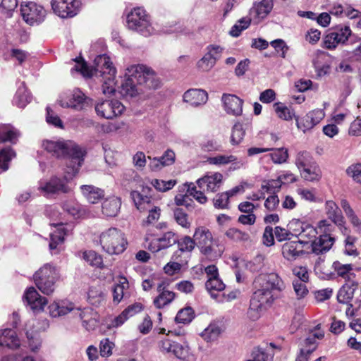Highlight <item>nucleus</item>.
<instances>
[{
    "label": "nucleus",
    "instance_id": "27",
    "mask_svg": "<svg viewBox=\"0 0 361 361\" xmlns=\"http://www.w3.org/2000/svg\"><path fill=\"white\" fill-rule=\"evenodd\" d=\"M20 346V340L13 329H4L0 336V350L4 347L17 349Z\"/></svg>",
    "mask_w": 361,
    "mask_h": 361
},
{
    "label": "nucleus",
    "instance_id": "9",
    "mask_svg": "<svg viewBox=\"0 0 361 361\" xmlns=\"http://www.w3.org/2000/svg\"><path fill=\"white\" fill-rule=\"evenodd\" d=\"M194 240L196 245L200 248V252L207 256L214 254L215 257L220 256V252L216 253L214 250V245L216 240L214 238L212 232L205 226H197L195 227L193 233Z\"/></svg>",
    "mask_w": 361,
    "mask_h": 361
},
{
    "label": "nucleus",
    "instance_id": "55",
    "mask_svg": "<svg viewBox=\"0 0 361 361\" xmlns=\"http://www.w3.org/2000/svg\"><path fill=\"white\" fill-rule=\"evenodd\" d=\"M99 348L100 355L104 357H109L113 354L115 343L111 341L109 338H104L100 341Z\"/></svg>",
    "mask_w": 361,
    "mask_h": 361
},
{
    "label": "nucleus",
    "instance_id": "44",
    "mask_svg": "<svg viewBox=\"0 0 361 361\" xmlns=\"http://www.w3.org/2000/svg\"><path fill=\"white\" fill-rule=\"evenodd\" d=\"M221 332V330L219 326L211 324L202 332L201 336L207 342H212L219 338Z\"/></svg>",
    "mask_w": 361,
    "mask_h": 361
},
{
    "label": "nucleus",
    "instance_id": "7",
    "mask_svg": "<svg viewBox=\"0 0 361 361\" xmlns=\"http://www.w3.org/2000/svg\"><path fill=\"white\" fill-rule=\"evenodd\" d=\"M34 282L38 289L45 295H51L55 290L59 274L55 267L45 264L33 275Z\"/></svg>",
    "mask_w": 361,
    "mask_h": 361
},
{
    "label": "nucleus",
    "instance_id": "32",
    "mask_svg": "<svg viewBox=\"0 0 361 361\" xmlns=\"http://www.w3.org/2000/svg\"><path fill=\"white\" fill-rule=\"evenodd\" d=\"M326 213L328 217L336 224L341 225L343 221V216L339 207L336 202L332 200L326 202L325 204Z\"/></svg>",
    "mask_w": 361,
    "mask_h": 361
},
{
    "label": "nucleus",
    "instance_id": "59",
    "mask_svg": "<svg viewBox=\"0 0 361 361\" xmlns=\"http://www.w3.org/2000/svg\"><path fill=\"white\" fill-rule=\"evenodd\" d=\"M194 317V311L191 307H185L180 310L176 317V321L177 323L188 324Z\"/></svg>",
    "mask_w": 361,
    "mask_h": 361
},
{
    "label": "nucleus",
    "instance_id": "33",
    "mask_svg": "<svg viewBox=\"0 0 361 361\" xmlns=\"http://www.w3.org/2000/svg\"><path fill=\"white\" fill-rule=\"evenodd\" d=\"M82 257L92 267L101 269L104 267L102 255L94 250H90L84 251Z\"/></svg>",
    "mask_w": 361,
    "mask_h": 361
},
{
    "label": "nucleus",
    "instance_id": "8",
    "mask_svg": "<svg viewBox=\"0 0 361 361\" xmlns=\"http://www.w3.org/2000/svg\"><path fill=\"white\" fill-rule=\"evenodd\" d=\"M351 35L352 30L349 25L338 24L332 27L325 35L322 41V47L329 50H334L338 45L345 44Z\"/></svg>",
    "mask_w": 361,
    "mask_h": 361
},
{
    "label": "nucleus",
    "instance_id": "42",
    "mask_svg": "<svg viewBox=\"0 0 361 361\" xmlns=\"http://www.w3.org/2000/svg\"><path fill=\"white\" fill-rule=\"evenodd\" d=\"M274 109L277 117L281 120L290 121L294 117L293 111L282 102H276Z\"/></svg>",
    "mask_w": 361,
    "mask_h": 361
},
{
    "label": "nucleus",
    "instance_id": "12",
    "mask_svg": "<svg viewBox=\"0 0 361 361\" xmlns=\"http://www.w3.org/2000/svg\"><path fill=\"white\" fill-rule=\"evenodd\" d=\"M20 11L23 20L30 25L42 23L46 16L45 9L35 2L22 4Z\"/></svg>",
    "mask_w": 361,
    "mask_h": 361
},
{
    "label": "nucleus",
    "instance_id": "37",
    "mask_svg": "<svg viewBox=\"0 0 361 361\" xmlns=\"http://www.w3.org/2000/svg\"><path fill=\"white\" fill-rule=\"evenodd\" d=\"M78 314L82 322L83 326H85L87 330L94 328L96 319L94 313L92 309L85 308L83 310H78Z\"/></svg>",
    "mask_w": 361,
    "mask_h": 361
},
{
    "label": "nucleus",
    "instance_id": "53",
    "mask_svg": "<svg viewBox=\"0 0 361 361\" xmlns=\"http://www.w3.org/2000/svg\"><path fill=\"white\" fill-rule=\"evenodd\" d=\"M171 354L179 359L185 360L189 357L190 351L186 343L181 344L175 342Z\"/></svg>",
    "mask_w": 361,
    "mask_h": 361
},
{
    "label": "nucleus",
    "instance_id": "15",
    "mask_svg": "<svg viewBox=\"0 0 361 361\" xmlns=\"http://www.w3.org/2000/svg\"><path fill=\"white\" fill-rule=\"evenodd\" d=\"M274 8V0H262L253 4L249 11V17L252 21L258 24L265 19Z\"/></svg>",
    "mask_w": 361,
    "mask_h": 361
},
{
    "label": "nucleus",
    "instance_id": "52",
    "mask_svg": "<svg viewBox=\"0 0 361 361\" xmlns=\"http://www.w3.org/2000/svg\"><path fill=\"white\" fill-rule=\"evenodd\" d=\"M353 289L348 285H344L338 293L337 300L340 303L348 304L353 299Z\"/></svg>",
    "mask_w": 361,
    "mask_h": 361
},
{
    "label": "nucleus",
    "instance_id": "3",
    "mask_svg": "<svg viewBox=\"0 0 361 361\" xmlns=\"http://www.w3.org/2000/svg\"><path fill=\"white\" fill-rule=\"evenodd\" d=\"M126 82L122 89L127 95L134 97L137 94L136 86L144 85L148 88L156 89L159 85V80L156 73L149 68L143 65H133L126 71Z\"/></svg>",
    "mask_w": 361,
    "mask_h": 361
},
{
    "label": "nucleus",
    "instance_id": "45",
    "mask_svg": "<svg viewBox=\"0 0 361 361\" xmlns=\"http://www.w3.org/2000/svg\"><path fill=\"white\" fill-rule=\"evenodd\" d=\"M15 156L16 153L11 147L0 150V173L8 169V164Z\"/></svg>",
    "mask_w": 361,
    "mask_h": 361
},
{
    "label": "nucleus",
    "instance_id": "35",
    "mask_svg": "<svg viewBox=\"0 0 361 361\" xmlns=\"http://www.w3.org/2000/svg\"><path fill=\"white\" fill-rule=\"evenodd\" d=\"M66 235V229L63 224L57 225L56 231L51 234V241L49 243L50 250L54 251L60 249V246L63 243L64 237Z\"/></svg>",
    "mask_w": 361,
    "mask_h": 361
},
{
    "label": "nucleus",
    "instance_id": "29",
    "mask_svg": "<svg viewBox=\"0 0 361 361\" xmlns=\"http://www.w3.org/2000/svg\"><path fill=\"white\" fill-rule=\"evenodd\" d=\"M105 299L104 288L100 284L90 286L87 292V301L93 306H99Z\"/></svg>",
    "mask_w": 361,
    "mask_h": 361
},
{
    "label": "nucleus",
    "instance_id": "2",
    "mask_svg": "<svg viewBox=\"0 0 361 361\" xmlns=\"http://www.w3.org/2000/svg\"><path fill=\"white\" fill-rule=\"evenodd\" d=\"M96 74H99L103 82L102 90L104 94H110L116 90V68L106 55H100L94 60ZM75 70L80 72L85 77H92L94 70L89 68L86 63L80 62L75 65Z\"/></svg>",
    "mask_w": 361,
    "mask_h": 361
},
{
    "label": "nucleus",
    "instance_id": "1",
    "mask_svg": "<svg viewBox=\"0 0 361 361\" xmlns=\"http://www.w3.org/2000/svg\"><path fill=\"white\" fill-rule=\"evenodd\" d=\"M255 291L250 300L248 314L252 319L259 317V312L265 310L273 303L274 292H281L285 283L276 273L260 274L253 282Z\"/></svg>",
    "mask_w": 361,
    "mask_h": 361
},
{
    "label": "nucleus",
    "instance_id": "36",
    "mask_svg": "<svg viewBox=\"0 0 361 361\" xmlns=\"http://www.w3.org/2000/svg\"><path fill=\"white\" fill-rule=\"evenodd\" d=\"M300 171L301 176L309 181L319 180L322 177L321 170L315 161L312 163L309 167H305Z\"/></svg>",
    "mask_w": 361,
    "mask_h": 361
},
{
    "label": "nucleus",
    "instance_id": "39",
    "mask_svg": "<svg viewBox=\"0 0 361 361\" xmlns=\"http://www.w3.org/2000/svg\"><path fill=\"white\" fill-rule=\"evenodd\" d=\"M252 19L249 16L241 18L232 26L229 31V35L233 37L240 36L243 30L250 27Z\"/></svg>",
    "mask_w": 361,
    "mask_h": 361
},
{
    "label": "nucleus",
    "instance_id": "17",
    "mask_svg": "<svg viewBox=\"0 0 361 361\" xmlns=\"http://www.w3.org/2000/svg\"><path fill=\"white\" fill-rule=\"evenodd\" d=\"M39 189L45 196L59 192L68 193L72 191V188L68 185L67 180L58 178H53L47 182L41 183Z\"/></svg>",
    "mask_w": 361,
    "mask_h": 361
},
{
    "label": "nucleus",
    "instance_id": "31",
    "mask_svg": "<svg viewBox=\"0 0 361 361\" xmlns=\"http://www.w3.org/2000/svg\"><path fill=\"white\" fill-rule=\"evenodd\" d=\"M19 133L11 125H0V143L9 142L11 143L14 144L16 142Z\"/></svg>",
    "mask_w": 361,
    "mask_h": 361
},
{
    "label": "nucleus",
    "instance_id": "54",
    "mask_svg": "<svg viewBox=\"0 0 361 361\" xmlns=\"http://www.w3.org/2000/svg\"><path fill=\"white\" fill-rule=\"evenodd\" d=\"M205 285L207 290L212 295H214L216 292H221L224 290L225 288V285L219 276L214 279H208Z\"/></svg>",
    "mask_w": 361,
    "mask_h": 361
},
{
    "label": "nucleus",
    "instance_id": "62",
    "mask_svg": "<svg viewBox=\"0 0 361 361\" xmlns=\"http://www.w3.org/2000/svg\"><path fill=\"white\" fill-rule=\"evenodd\" d=\"M293 286L298 300L303 299L308 293L309 290L305 285V283L300 281L298 279L293 281Z\"/></svg>",
    "mask_w": 361,
    "mask_h": 361
},
{
    "label": "nucleus",
    "instance_id": "50",
    "mask_svg": "<svg viewBox=\"0 0 361 361\" xmlns=\"http://www.w3.org/2000/svg\"><path fill=\"white\" fill-rule=\"evenodd\" d=\"M63 208L75 219L82 218L85 215V211L82 209L80 205L75 201L66 202L63 205Z\"/></svg>",
    "mask_w": 361,
    "mask_h": 361
},
{
    "label": "nucleus",
    "instance_id": "56",
    "mask_svg": "<svg viewBox=\"0 0 361 361\" xmlns=\"http://www.w3.org/2000/svg\"><path fill=\"white\" fill-rule=\"evenodd\" d=\"M245 136V130L241 123H235L232 129L231 142L232 145H239L243 140Z\"/></svg>",
    "mask_w": 361,
    "mask_h": 361
},
{
    "label": "nucleus",
    "instance_id": "61",
    "mask_svg": "<svg viewBox=\"0 0 361 361\" xmlns=\"http://www.w3.org/2000/svg\"><path fill=\"white\" fill-rule=\"evenodd\" d=\"M281 186L282 184L278 177L277 179H271L265 181L262 185V188L268 193L276 194L280 190Z\"/></svg>",
    "mask_w": 361,
    "mask_h": 361
},
{
    "label": "nucleus",
    "instance_id": "24",
    "mask_svg": "<svg viewBox=\"0 0 361 361\" xmlns=\"http://www.w3.org/2000/svg\"><path fill=\"white\" fill-rule=\"evenodd\" d=\"M283 256L288 260H295L304 254V245L298 240L285 243L282 246Z\"/></svg>",
    "mask_w": 361,
    "mask_h": 361
},
{
    "label": "nucleus",
    "instance_id": "49",
    "mask_svg": "<svg viewBox=\"0 0 361 361\" xmlns=\"http://www.w3.org/2000/svg\"><path fill=\"white\" fill-rule=\"evenodd\" d=\"M341 206L352 224L357 227L360 226L361 225V221L354 212L348 202L346 200H342L341 202Z\"/></svg>",
    "mask_w": 361,
    "mask_h": 361
},
{
    "label": "nucleus",
    "instance_id": "14",
    "mask_svg": "<svg viewBox=\"0 0 361 361\" xmlns=\"http://www.w3.org/2000/svg\"><path fill=\"white\" fill-rule=\"evenodd\" d=\"M124 110V106L118 100L103 101L95 106L97 114L106 119H113L121 116Z\"/></svg>",
    "mask_w": 361,
    "mask_h": 361
},
{
    "label": "nucleus",
    "instance_id": "38",
    "mask_svg": "<svg viewBox=\"0 0 361 361\" xmlns=\"http://www.w3.org/2000/svg\"><path fill=\"white\" fill-rule=\"evenodd\" d=\"M236 161L237 158L233 155L219 154L215 157H207L205 162L210 165L221 166L235 163Z\"/></svg>",
    "mask_w": 361,
    "mask_h": 361
},
{
    "label": "nucleus",
    "instance_id": "57",
    "mask_svg": "<svg viewBox=\"0 0 361 361\" xmlns=\"http://www.w3.org/2000/svg\"><path fill=\"white\" fill-rule=\"evenodd\" d=\"M175 161V153L172 150H167L159 159L154 158L153 161L156 167L165 166L172 164Z\"/></svg>",
    "mask_w": 361,
    "mask_h": 361
},
{
    "label": "nucleus",
    "instance_id": "48",
    "mask_svg": "<svg viewBox=\"0 0 361 361\" xmlns=\"http://www.w3.org/2000/svg\"><path fill=\"white\" fill-rule=\"evenodd\" d=\"M27 344L30 350L33 353H37L41 348L42 340L37 332L27 331Z\"/></svg>",
    "mask_w": 361,
    "mask_h": 361
},
{
    "label": "nucleus",
    "instance_id": "30",
    "mask_svg": "<svg viewBox=\"0 0 361 361\" xmlns=\"http://www.w3.org/2000/svg\"><path fill=\"white\" fill-rule=\"evenodd\" d=\"M130 196L136 208L141 212H146L154 205L151 197L142 195L140 192L132 191Z\"/></svg>",
    "mask_w": 361,
    "mask_h": 361
},
{
    "label": "nucleus",
    "instance_id": "18",
    "mask_svg": "<svg viewBox=\"0 0 361 361\" xmlns=\"http://www.w3.org/2000/svg\"><path fill=\"white\" fill-rule=\"evenodd\" d=\"M89 100L81 90L75 89L68 96L61 100V105L63 107L82 109L88 104Z\"/></svg>",
    "mask_w": 361,
    "mask_h": 361
},
{
    "label": "nucleus",
    "instance_id": "41",
    "mask_svg": "<svg viewBox=\"0 0 361 361\" xmlns=\"http://www.w3.org/2000/svg\"><path fill=\"white\" fill-rule=\"evenodd\" d=\"M173 332L171 331H169L168 334L161 337L157 341V348L162 353L164 354H171L175 343V341H173L171 338V334L172 335Z\"/></svg>",
    "mask_w": 361,
    "mask_h": 361
},
{
    "label": "nucleus",
    "instance_id": "25",
    "mask_svg": "<svg viewBox=\"0 0 361 361\" xmlns=\"http://www.w3.org/2000/svg\"><path fill=\"white\" fill-rule=\"evenodd\" d=\"M207 99V92L200 89L189 90L183 95L184 102L194 106L205 104Z\"/></svg>",
    "mask_w": 361,
    "mask_h": 361
},
{
    "label": "nucleus",
    "instance_id": "46",
    "mask_svg": "<svg viewBox=\"0 0 361 361\" xmlns=\"http://www.w3.org/2000/svg\"><path fill=\"white\" fill-rule=\"evenodd\" d=\"M313 162H314V160L309 152L300 151L297 153L295 164L299 170H301L305 167H309Z\"/></svg>",
    "mask_w": 361,
    "mask_h": 361
},
{
    "label": "nucleus",
    "instance_id": "4",
    "mask_svg": "<svg viewBox=\"0 0 361 361\" xmlns=\"http://www.w3.org/2000/svg\"><path fill=\"white\" fill-rule=\"evenodd\" d=\"M42 147L47 152L56 157L69 158L73 163V170L77 172L81 166L86 152L71 140H45Z\"/></svg>",
    "mask_w": 361,
    "mask_h": 361
},
{
    "label": "nucleus",
    "instance_id": "43",
    "mask_svg": "<svg viewBox=\"0 0 361 361\" xmlns=\"http://www.w3.org/2000/svg\"><path fill=\"white\" fill-rule=\"evenodd\" d=\"M128 319L123 312L116 317L112 315L107 316L103 321V324L106 327L107 329H116L122 326Z\"/></svg>",
    "mask_w": 361,
    "mask_h": 361
},
{
    "label": "nucleus",
    "instance_id": "11",
    "mask_svg": "<svg viewBox=\"0 0 361 361\" xmlns=\"http://www.w3.org/2000/svg\"><path fill=\"white\" fill-rule=\"evenodd\" d=\"M224 183V175L219 171L207 172L196 181L197 187L207 193L219 191Z\"/></svg>",
    "mask_w": 361,
    "mask_h": 361
},
{
    "label": "nucleus",
    "instance_id": "26",
    "mask_svg": "<svg viewBox=\"0 0 361 361\" xmlns=\"http://www.w3.org/2000/svg\"><path fill=\"white\" fill-rule=\"evenodd\" d=\"M48 309L50 315L56 317L71 312L75 309V305L73 302L63 300L53 302L49 305Z\"/></svg>",
    "mask_w": 361,
    "mask_h": 361
},
{
    "label": "nucleus",
    "instance_id": "23",
    "mask_svg": "<svg viewBox=\"0 0 361 361\" xmlns=\"http://www.w3.org/2000/svg\"><path fill=\"white\" fill-rule=\"evenodd\" d=\"M324 116L325 113L322 109H314L298 121V126L304 131L311 129L318 124L324 118Z\"/></svg>",
    "mask_w": 361,
    "mask_h": 361
},
{
    "label": "nucleus",
    "instance_id": "13",
    "mask_svg": "<svg viewBox=\"0 0 361 361\" xmlns=\"http://www.w3.org/2000/svg\"><path fill=\"white\" fill-rule=\"evenodd\" d=\"M51 8L55 14L61 18H72L75 16L80 6L78 0H52Z\"/></svg>",
    "mask_w": 361,
    "mask_h": 361
},
{
    "label": "nucleus",
    "instance_id": "10",
    "mask_svg": "<svg viewBox=\"0 0 361 361\" xmlns=\"http://www.w3.org/2000/svg\"><path fill=\"white\" fill-rule=\"evenodd\" d=\"M288 226L292 234L298 237L304 246L310 245L318 234L317 228L305 220L293 219Z\"/></svg>",
    "mask_w": 361,
    "mask_h": 361
},
{
    "label": "nucleus",
    "instance_id": "34",
    "mask_svg": "<svg viewBox=\"0 0 361 361\" xmlns=\"http://www.w3.org/2000/svg\"><path fill=\"white\" fill-rule=\"evenodd\" d=\"M129 287L128 281L123 276L117 277L116 283L113 289V300L116 303L121 301L124 296V291Z\"/></svg>",
    "mask_w": 361,
    "mask_h": 361
},
{
    "label": "nucleus",
    "instance_id": "47",
    "mask_svg": "<svg viewBox=\"0 0 361 361\" xmlns=\"http://www.w3.org/2000/svg\"><path fill=\"white\" fill-rule=\"evenodd\" d=\"M173 217L176 222L181 227L186 229H189L191 227V222L188 219V215L182 209H174Z\"/></svg>",
    "mask_w": 361,
    "mask_h": 361
},
{
    "label": "nucleus",
    "instance_id": "28",
    "mask_svg": "<svg viewBox=\"0 0 361 361\" xmlns=\"http://www.w3.org/2000/svg\"><path fill=\"white\" fill-rule=\"evenodd\" d=\"M80 189L84 197L91 204H97L104 197V191L94 185H84Z\"/></svg>",
    "mask_w": 361,
    "mask_h": 361
},
{
    "label": "nucleus",
    "instance_id": "60",
    "mask_svg": "<svg viewBox=\"0 0 361 361\" xmlns=\"http://www.w3.org/2000/svg\"><path fill=\"white\" fill-rule=\"evenodd\" d=\"M178 247L182 252H191L195 248L196 245L194 238L185 235L177 240Z\"/></svg>",
    "mask_w": 361,
    "mask_h": 361
},
{
    "label": "nucleus",
    "instance_id": "20",
    "mask_svg": "<svg viewBox=\"0 0 361 361\" xmlns=\"http://www.w3.org/2000/svg\"><path fill=\"white\" fill-rule=\"evenodd\" d=\"M335 243V238L332 235H316L310 245L311 252L315 255H321L328 252Z\"/></svg>",
    "mask_w": 361,
    "mask_h": 361
},
{
    "label": "nucleus",
    "instance_id": "63",
    "mask_svg": "<svg viewBox=\"0 0 361 361\" xmlns=\"http://www.w3.org/2000/svg\"><path fill=\"white\" fill-rule=\"evenodd\" d=\"M176 184L175 180L165 181L163 180L154 179L152 181V185L159 191L166 192L174 187Z\"/></svg>",
    "mask_w": 361,
    "mask_h": 361
},
{
    "label": "nucleus",
    "instance_id": "58",
    "mask_svg": "<svg viewBox=\"0 0 361 361\" xmlns=\"http://www.w3.org/2000/svg\"><path fill=\"white\" fill-rule=\"evenodd\" d=\"M225 234L229 239L235 241H246L250 237L248 233L236 228H228Z\"/></svg>",
    "mask_w": 361,
    "mask_h": 361
},
{
    "label": "nucleus",
    "instance_id": "5",
    "mask_svg": "<svg viewBox=\"0 0 361 361\" xmlns=\"http://www.w3.org/2000/svg\"><path fill=\"white\" fill-rule=\"evenodd\" d=\"M97 243L102 250L109 255H118L128 247V242L126 234L117 228H109L98 235Z\"/></svg>",
    "mask_w": 361,
    "mask_h": 361
},
{
    "label": "nucleus",
    "instance_id": "21",
    "mask_svg": "<svg viewBox=\"0 0 361 361\" xmlns=\"http://www.w3.org/2000/svg\"><path fill=\"white\" fill-rule=\"evenodd\" d=\"M168 285L167 281L164 280L157 283V290L159 295L154 298V305L159 309L171 302L175 298V293L166 289Z\"/></svg>",
    "mask_w": 361,
    "mask_h": 361
},
{
    "label": "nucleus",
    "instance_id": "40",
    "mask_svg": "<svg viewBox=\"0 0 361 361\" xmlns=\"http://www.w3.org/2000/svg\"><path fill=\"white\" fill-rule=\"evenodd\" d=\"M120 208V202L117 199H109L105 200L102 204L103 214L109 217L117 215Z\"/></svg>",
    "mask_w": 361,
    "mask_h": 361
},
{
    "label": "nucleus",
    "instance_id": "51",
    "mask_svg": "<svg viewBox=\"0 0 361 361\" xmlns=\"http://www.w3.org/2000/svg\"><path fill=\"white\" fill-rule=\"evenodd\" d=\"M271 151L272 152L269 156L274 164H280L287 161L289 154L286 148L273 149Z\"/></svg>",
    "mask_w": 361,
    "mask_h": 361
},
{
    "label": "nucleus",
    "instance_id": "19",
    "mask_svg": "<svg viewBox=\"0 0 361 361\" xmlns=\"http://www.w3.org/2000/svg\"><path fill=\"white\" fill-rule=\"evenodd\" d=\"M23 299L34 311H42L47 304V298L41 296L34 287L26 289Z\"/></svg>",
    "mask_w": 361,
    "mask_h": 361
},
{
    "label": "nucleus",
    "instance_id": "22",
    "mask_svg": "<svg viewBox=\"0 0 361 361\" xmlns=\"http://www.w3.org/2000/svg\"><path fill=\"white\" fill-rule=\"evenodd\" d=\"M222 100L224 109L228 114L234 116H239L242 114L243 101L240 98L234 94H224Z\"/></svg>",
    "mask_w": 361,
    "mask_h": 361
},
{
    "label": "nucleus",
    "instance_id": "6",
    "mask_svg": "<svg viewBox=\"0 0 361 361\" xmlns=\"http://www.w3.org/2000/svg\"><path fill=\"white\" fill-rule=\"evenodd\" d=\"M177 241V235L171 231L164 233L156 229L148 230L143 239V247L152 253L168 249Z\"/></svg>",
    "mask_w": 361,
    "mask_h": 361
},
{
    "label": "nucleus",
    "instance_id": "64",
    "mask_svg": "<svg viewBox=\"0 0 361 361\" xmlns=\"http://www.w3.org/2000/svg\"><path fill=\"white\" fill-rule=\"evenodd\" d=\"M216 62L209 56L204 55L197 63V68L200 71L207 72L210 71Z\"/></svg>",
    "mask_w": 361,
    "mask_h": 361
},
{
    "label": "nucleus",
    "instance_id": "16",
    "mask_svg": "<svg viewBox=\"0 0 361 361\" xmlns=\"http://www.w3.org/2000/svg\"><path fill=\"white\" fill-rule=\"evenodd\" d=\"M149 17L142 7H136L127 14V26L131 30H137L149 24Z\"/></svg>",
    "mask_w": 361,
    "mask_h": 361
}]
</instances>
